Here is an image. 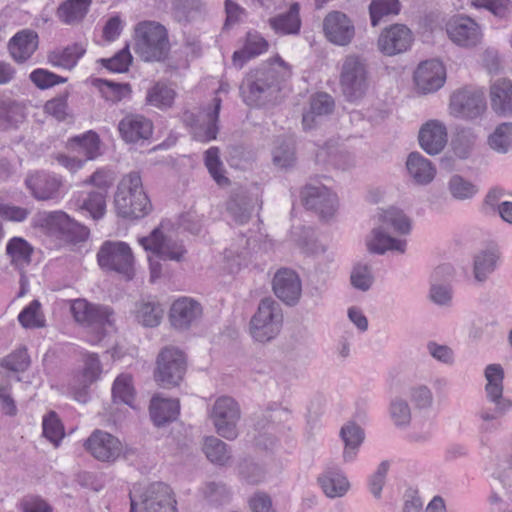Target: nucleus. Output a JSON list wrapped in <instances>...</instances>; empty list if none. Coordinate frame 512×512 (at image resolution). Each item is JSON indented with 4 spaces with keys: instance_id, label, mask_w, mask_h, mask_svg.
<instances>
[{
    "instance_id": "nucleus-1",
    "label": "nucleus",
    "mask_w": 512,
    "mask_h": 512,
    "mask_svg": "<svg viewBox=\"0 0 512 512\" xmlns=\"http://www.w3.org/2000/svg\"><path fill=\"white\" fill-rule=\"evenodd\" d=\"M291 75V66L280 56H274L268 60L265 68L250 73L244 79L240 87L241 96L249 106L264 105Z\"/></svg>"
},
{
    "instance_id": "nucleus-2",
    "label": "nucleus",
    "mask_w": 512,
    "mask_h": 512,
    "mask_svg": "<svg viewBox=\"0 0 512 512\" xmlns=\"http://www.w3.org/2000/svg\"><path fill=\"white\" fill-rule=\"evenodd\" d=\"M148 254L151 279L154 281L162 274L161 261L180 262L184 260L187 250L176 235L169 222H161L148 236L138 240Z\"/></svg>"
},
{
    "instance_id": "nucleus-3",
    "label": "nucleus",
    "mask_w": 512,
    "mask_h": 512,
    "mask_svg": "<svg viewBox=\"0 0 512 512\" xmlns=\"http://www.w3.org/2000/svg\"><path fill=\"white\" fill-rule=\"evenodd\" d=\"M70 311L74 320L88 329L86 341L91 345L99 344L114 330L115 318L108 306L93 304L85 299H75L71 302Z\"/></svg>"
},
{
    "instance_id": "nucleus-4",
    "label": "nucleus",
    "mask_w": 512,
    "mask_h": 512,
    "mask_svg": "<svg viewBox=\"0 0 512 512\" xmlns=\"http://www.w3.org/2000/svg\"><path fill=\"white\" fill-rule=\"evenodd\" d=\"M114 204L118 214L125 218H142L152 210L151 201L138 172H130L121 178Z\"/></svg>"
},
{
    "instance_id": "nucleus-5",
    "label": "nucleus",
    "mask_w": 512,
    "mask_h": 512,
    "mask_svg": "<svg viewBox=\"0 0 512 512\" xmlns=\"http://www.w3.org/2000/svg\"><path fill=\"white\" fill-rule=\"evenodd\" d=\"M339 86L349 102L362 100L370 89L367 60L356 53L347 54L339 63Z\"/></svg>"
},
{
    "instance_id": "nucleus-6",
    "label": "nucleus",
    "mask_w": 512,
    "mask_h": 512,
    "mask_svg": "<svg viewBox=\"0 0 512 512\" xmlns=\"http://www.w3.org/2000/svg\"><path fill=\"white\" fill-rule=\"evenodd\" d=\"M33 227L56 240L78 243L89 236L88 229L63 211L38 212L32 219Z\"/></svg>"
},
{
    "instance_id": "nucleus-7",
    "label": "nucleus",
    "mask_w": 512,
    "mask_h": 512,
    "mask_svg": "<svg viewBox=\"0 0 512 512\" xmlns=\"http://www.w3.org/2000/svg\"><path fill=\"white\" fill-rule=\"evenodd\" d=\"M135 52L147 62L161 61L170 49L167 29L156 21H142L134 28Z\"/></svg>"
},
{
    "instance_id": "nucleus-8",
    "label": "nucleus",
    "mask_w": 512,
    "mask_h": 512,
    "mask_svg": "<svg viewBox=\"0 0 512 512\" xmlns=\"http://www.w3.org/2000/svg\"><path fill=\"white\" fill-rule=\"evenodd\" d=\"M283 311L280 305L271 298L260 301L258 308L251 317L249 334L256 342L265 344L273 341L283 327Z\"/></svg>"
},
{
    "instance_id": "nucleus-9",
    "label": "nucleus",
    "mask_w": 512,
    "mask_h": 512,
    "mask_svg": "<svg viewBox=\"0 0 512 512\" xmlns=\"http://www.w3.org/2000/svg\"><path fill=\"white\" fill-rule=\"evenodd\" d=\"M131 512H177L176 501L170 487L153 483L144 489L130 492Z\"/></svg>"
},
{
    "instance_id": "nucleus-10",
    "label": "nucleus",
    "mask_w": 512,
    "mask_h": 512,
    "mask_svg": "<svg viewBox=\"0 0 512 512\" xmlns=\"http://www.w3.org/2000/svg\"><path fill=\"white\" fill-rule=\"evenodd\" d=\"M98 265L130 279L134 274L135 257L130 245L124 241L106 240L97 252Z\"/></svg>"
},
{
    "instance_id": "nucleus-11",
    "label": "nucleus",
    "mask_w": 512,
    "mask_h": 512,
    "mask_svg": "<svg viewBox=\"0 0 512 512\" xmlns=\"http://www.w3.org/2000/svg\"><path fill=\"white\" fill-rule=\"evenodd\" d=\"M487 109L485 92L480 87L465 86L450 96L449 113L460 119L474 120Z\"/></svg>"
},
{
    "instance_id": "nucleus-12",
    "label": "nucleus",
    "mask_w": 512,
    "mask_h": 512,
    "mask_svg": "<svg viewBox=\"0 0 512 512\" xmlns=\"http://www.w3.org/2000/svg\"><path fill=\"white\" fill-rule=\"evenodd\" d=\"M215 431L227 440L237 438L241 411L238 403L230 396L218 397L209 410Z\"/></svg>"
},
{
    "instance_id": "nucleus-13",
    "label": "nucleus",
    "mask_w": 512,
    "mask_h": 512,
    "mask_svg": "<svg viewBox=\"0 0 512 512\" xmlns=\"http://www.w3.org/2000/svg\"><path fill=\"white\" fill-rule=\"evenodd\" d=\"M185 367L183 352L174 347H166L157 358L155 379L163 387L176 386L183 378Z\"/></svg>"
},
{
    "instance_id": "nucleus-14",
    "label": "nucleus",
    "mask_w": 512,
    "mask_h": 512,
    "mask_svg": "<svg viewBox=\"0 0 512 512\" xmlns=\"http://www.w3.org/2000/svg\"><path fill=\"white\" fill-rule=\"evenodd\" d=\"M101 374L102 364L98 355L92 352L82 354L81 365L69 384L75 400L86 402L87 389L100 379Z\"/></svg>"
},
{
    "instance_id": "nucleus-15",
    "label": "nucleus",
    "mask_w": 512,
    "mask_h": 512,
    "mask_svg": "<svg viewBox=\"0 0 512 512\" xmlns=\"http://www.w3.org/2000/svg\"><path fill=\"white\" fill-rule=\"evenodd\" d=\"M447 78L446 67L438 59H429L420 62L413 73L415 91L421 95H428L440 90Z\"/></svg>"
},
{
    "instance_id": "nucleus-16",
    "label": "nucleus",
    "mask_w": 512,
    "mask_h": 512,
    "mask_svg": "<svg viewBox=\"0 0 512 512\" xmlns=\"http://www.w3.org/2000/svg\"><path fill=\"white\" fill-rule=\"evenodd\" d=\"M448 38L457 46L473 48L479 45L483 38L481 26L472 18L465 15H453L445 22Z\"/></svg>"
},
{
    "instance_id": "nucleus-17",
    "label": "nucleus",
    "mask_w": 512,
    "mask_h": 512,
    "mask_svg": "<svg viewBox=\"0 0 512 512\" xmlns=\"http://www.w3.org/2000/svg\"><path fill=\"white\" fill-rule=\"evenodd\" d=\"M302 198L308 209L314 210L322 218H331L338 209V197L321 183H309L302 191Z\"/></svg>"
},
{
    "instance_id": "nucleus-18",
    "label": "nucleus",
    "mask_w": 512,
    "mask_h": 512,
    "mask_svg": "<svg viewBox=\"0 0 512 512\" xmlns=\"http://www.w3.org/2000/svg\"><path fill=\"white\" fill-rule=\"evenodd\" d=\"M325 38L337 46L349 45L356 34L353 20L341 11H331L323 19Z\"/></svg>"
},
{
    "instance_id": "nucleus-19",
    "label": "nucleus",
    "mask_w": 512,
    "mask_h": 512,
    "mask_svg": "<svg viewBox=\"0 0 512 512\" xmlns=\"http://www.w3.org/2000/svg\"><path fill=\"white\" fill-rule=\"evenodd\" d=\"M84 446L92 457L101 462H114L123 452L120 440L102 430H95L87 438Z\"/></svg>"
},
{
    "instance_id": "nucleus-20",
    "label": "nucleus",
    "mask_w": 512,
    "mask_h": 512,
    "mask_svg": "<svg viewBox=\"0 0 512 512\" xmlns=\"http://www.w3.org/2000/svg\"><path fill=\"white\" fill-rule=\"evenodd\" d=\"M273 292L276 297L288 306H295L302 295V281L292 269H279L272 281Z\"/></svg>"
},
{
    "instance_id": "nucleus-21",
    "label": "nucleus",
    "mask_w": 512,
    "mask_h": 512,
    "mask_svg": "<svg viewBox=\"0 0 512 512\" xmlns=\"http://www.w3.org/2000/svg\"><path fill=\"white\" fill-rule=\"evenodd\" d=\"M413 41L411 30L403 24H393L379 35L377 46L386 56H394L407 51Z\"/></svg>"
},
{
    "instance_id": "nucleus-22",
    "label": "nucleus",
    "mask_w": 512,
    "mask_h": 512,
    "mask_svg": "<svg viewBox=\"0 0 512 512\" xmlns=\"http://www.w3.org/2000/svg\"><path fill=\"white\" fill-rule=\"evenodd\" d=\"M25 184L37 200H59L63 196L62 180L55 174L35 172L27 176Z\"/></svg>"
},
{
    "instance_id": "nucleus-23",
    "label": "nucleus",
    "mask_w": 512,
    "mask_h": 512,
    "mask_svg": "<svg viewBox=\"0 0 512 512\" xmlns=\"http://www.w3.org/2000/svg\"><path fill=\"white\" fill-rule=\"evenodd\" d=\"M317 484L323 494L330 499L344 497L351 489L347 474L335 464L323 468L317 476Z\"/></svg>"
},
{
    "instance_id": "nucleus-24",
    "label": "nucleus",
    "mask_w": 512,
    "mask_h": 512,
    "mask_svg": "<svg viewBox=\"0 0 512 512\" xmlns=\"http://www.w3.org/2000/svg\"><path fill=\"white\" fill-rule=\"evenodd\" d=\"M418 141L420 147L429 155H438L448 141L446 125L437 119L426 121L419 129Z\"/></svg>"
},
{
    "instance_id": "nucleus-25",
    "label": "nucleus",
    "mask_w": 512,
    "mask_h": 512,
    "mask_svg": "<svg viewBox=\"0 0 512 512\" xmlns=\"http://www.w3.org/2000/svg\"><path fill=\"white\" fill-rule=\"evenodd\" d=\"M365 246L368 252L383 255L386 252L403 254L406 251L405 239L391 235L388 230L379 225L374 227L365 238Z\"/></svg>"
},
{
    "instance_id": "nucleus-26",
    "label": "nucleus",
    "mask_w": 512,
    "mask_h": 512,
    "mask_svg": "<svg viewBox=\"0 0 512 512\" xmlns=\"http://www.w3.org/2000/svg\"><path fill=\"white\" fill-rule=\"evenodd\" d=\"M343 443L342 461L351 464L358 458L360 448L365 441V431L355 421H347L339 431Z\"/></svg>"
},
{
    "instance_id": "nucleus-27",
    "label": "nucleus",
    "mask_w": 512,
    "mask_h": 512,
    "mask_svg": "<svg viewBox=\"0 0 512 512\" xmlns=\"http://www.w3.org/2000/svg\"><path fill=\"white\" fill-rule=\"evenodd\" d=\"M122 139L127 143H137L148 140L153 133V124L150 119L139 114L125 116L118 124Z\"/></svg>"
},
{
    "instance_id": "nucleus-28",
    "label": "nucleus",
    "mask_w": 512,
    "mask_h": 512,
    "mask_svg": "<svg viewBox=\"0 0 512 512\" xmlns=\"http://www.w3.org/2000/svg\"><path fill=\"white\" fill-rule=\"evenodd\" d=\"M202 315L201 305L190 297L176 299L170 308L171 324L178 329H187Z\"/></svg>"
},
{
    "instance_id": "nucleus-29",
    "label": "nucleus",
    "mask_w": 512,
    "mask_h": 512,
    "mask_svg": "<svg viewBox=\"0 0 512 512\" xmlns=\"http://www.w3.org/2000/svg\"><path fill=\"white\" fill-rule=\"evenodd\" d=\"M283 416L287 417L288 412L283 409H276L257 422L254 436L257 446L269 449L277 442L280 428L276 422L281 421Z\"/></svg>"
},
{
    "instance_id": "nucleus-30",
    "label": "nucleus",
    "mask_w": 512,
    "mask_h": 512,
    "mask_svg": "<svg viewBox=\"0 0 512 512\" xmlns=\"http://www.w3.org/2000/svg\"><path fill=\"white\" fill-rule=\"evenodd\" d=\"M485 393L489 401H497L499 411L509 410L511 401L503 397L504 371L499 364H490L485 368Z\"/></svg>"
},
{
    "instance_id": "nucleus-31",
    "label": "nucleus",
    "mask_w": 512,
    "mask_h": 512,
    "mask_svg": "<svg viewBox=\"0 0 512 512\" xmlns=\"http://www.w3.org/2000/svg\"><path fill=\"white\" fill-rule=\"evenodd\" d=\"M492 110L501 116L512 113V80L500 78L491 83L489 89Z\"/></svg>"
},
{
    "instance_id": "nucleus-32",
    "label": "nucleus",
    "mask_w": 512,
    "mask_h": 512,
    "mask_svg": "<svg viewBox=\"0 0 512 512\" xmlns=\"http://www.w3.org/2000/svg\"><path fill=\"white\" fill-rule=\"evenodd\" d=\"M213 101V108L201 113L199 119L192 127L194 138L198 141L208 142L216 139L221 99L216 96Z\"/></svg>"
},
{
    "instance_id": "nucleus-33",
    "label": "nucleus",
    "mask_w": 512,
    "mask_h": 512,
    "mask_svg": "<svg viewBox=\"0 0 512 512\" xmlns=\"http://www.w3.org/2000/svg\"><path fill=\"white\" fill-rule=\"evenodd\" d=\"M8 46L9 52L16 62H25L38 47V35L29 29L21 30L10 39Z\"/></svg>"
},
{
    "instance_id": "nucleus-34",
    "label": "nucleus",
    "mask_w": 512,
    "mask_h": 512,
    "mask_svg": "<svg viewBox=\"0 0 512 512\" xmlns=\"http://www.w3.org/2000/svg\"><path fill=\"white\" fill-rule=\"evenodd\" d=\"M501 250L497 246L480 251L473 261V276L476 282L483 283L496 270L501 260Z\"/></svg>"
},
{
    "instance_id": "nucleus-35",
    "label": "nucleus",
    "mask_w": 512,
    "mask_h": 512,
    "mask_svg": "<svg viewBox=\"0 0 512 512\" xmlns=\"http://www.w3.org/2000/svg\"><path fill=\"white\" fill-rule=\"evenodd\" d=\"M300 9L298 2H292L287 12L269 19L271 29L278 35H298L302 25Z\"/></svg>"
},
{
    "instance_id": "nucleus-36",
    "label": "nucleus",
    "mask_w": 512,
    "mask_h": 512,
    "mask_svg": "<svg viewBox=\"0 0 512 512\" xmlns=\"http://www.w3.org/2000/svg\"><path fill=\"white\" fill-rule=\"evenodd\" d=\"M377 217L379 225L383 226L386 230H392L398 236L408 235L412 230L410 217L397 207L391 206L381 209Z\"/></svg>"
},
{
    "instance_id": "nucleus-37",
    "label": "nucleus",
    "mask_w": 512,
    "mask_h": 512,
    "mask_svg": "<svg viewBox=\"0 0 512 512\" xmlns=\"http://www.w3.org/2000/svg\"><path fill=\"white\" fill-rule=\"evenodd\" d=\"M406 168L409 176L420 185H427L433 181L436 175V167L432 162L418 152L410 153Z\"/></svg>"
},
{
    "instance_id": "nucleus-38",
    "label": "nucleus",
    "mask_w": 512,
    "mask_h": 512,
    "mask_svg": "<svg viewBox=\"0 0 512 512\" xmlns=\"http://www.w3.org/2000/svg\"><path fill=\"white\" fill-rule=\"evenodd\" d=\"M67 149L77 153L85 161L96 159L100 155V139L94 131H87L82 135L68 140Z\"/></svg>"
},
{
    "instance_id": "nucleus-39",
    "label": "nucleus",
    "mask_w": 512,
    "mask_h": 512,
    "mask_svg": "<svg viewBox=\"0 0 512 512\" xmlns=\"http://www.w3.org/2000/svg\"><path fill=\"white\" fill-rule=\"evenodd\" d=\"M334 108V100L327 93H317L311 97L310 107L303 114V126L305 129L313 128L321 117L332 112Z\"/></svg>"
},
{
    "instance_id": "nucleus-40",
    "label": "nucleus",
    "mask_w": 512,
    "mask_h": 512,
    "mask_svg": "<svg viewBox=\"0 0 512 512\" xmlns=\"http://www.w3.org/2000/svg\"><path fill=\"white\" fill-rule=\"evenodd\" d=\"M177 399H167L159 395L154 396L150 404V416L155 425L161 426L177 418L179 414Z\"/></svg>"
},
{
    "instance_id": "nucleus-41",
    "label": "nucleus",
    "mask_w": 512,
    "mask_h": 512,
    "mask_svg": "<svg viewBox=\"0 0 512 512\" xmlns=\"http://www.w3.org/2000/svg\"><path fill=\"white\" fill-rule=\"evenodd\" d=\"M268 46L267 40L261 34L249 32L243 48L233 54L234 65L241 68L247 60L265 53Z\"/></svg>"
},
{
    "instance_id": "nucleus-42",
    "label": "nucleus",
    "mask_w": 512,
    "mask_h": 512,
    "mask_svg": "<svg viewBox=\"0 0 512 512\" xmlns=\"http://www.w3.org/2000/svg\"><path fill=\"white\" fill-rule=\"evenodd\" d=\"M91 84L105 101L113 104L131 97L132 90L128 83L93 78Z\"/></svg>"
},
{
    "instance_id": "nucleus-43",
    "label": "nucleus",
    "mask_w": 512,
    "mask_h": 512,
    "mask_svg": "<svg viewBox=\"0 0 512 512\" xmlns=\"http://www.w3.org/2000/svg\"><path fill=\"white\" fill-rule=\"evenodd\" d=\"M92 0H66L57 9L58 19L67 25L80 23L87 15Z\"/></svg>"
},
{
    "instance_id": "nucleus-44",
    "label": "nucleus",
    "mask_w": 512,
    "mask_h": 512,
    "mask_svg": "<svg viewBox=\"0 0 512 512\" xmlns=\"http://www.w3.org/2000/svg\"><path fill=\"white\" fill-rule=\"evenodd\" d=\"M86 49L81 44H73L63 49H56L48 54V62L57 68L72 69L85 54Z\"/></svg>"
},
{
    "instance_id": "nucleus-45",
    "label": "nucleus",
    "mask_w": 512,
    "mask_h": 512,
    "mask_svg": "<svg viewBox=\"0 0 512 512\" xmlns=\"http://www.w3.org/2000/svg\"><path fill=\"white\" fill-rule=\"evenodd\" d=\"M447 189L452 198L458 201L470 200L479 191L475 183L459 174L450 177L447 183Z\"/></svg>"
},
{
    "instance_id": "nucleus-46",
    "label": "nucleus",
    "mask_w": 512,
    "mask_h": 512,
    "mask_svg": "<svg viewBox=\"0 0 512 512\" xmlns=\"http://www.w3.org/2000/svg\"><path fill=\"white\" fill-rule=\"evenodd\" d=\"M24 109L16 101L8 97H0V127L9 128L22 122Z\"/></svg>"
},
{
    "instance_id": "nucleus-47",
    "label": "nucleus",
    "mask_w": 512,
    "mask_h": 512,
    "mask_svg": "<svg viewBox=\"0 0 512 512\" xmlns=\"http://www.w3.org/2000/svg\"><path fill=\"white\" fill-rule=\"evenodd\" d=\"M135 316L143 326L155 327L162 319L163 309L154 301H141L136 306Z\"/></svg>"
},
{
    "instance_id": "nucleus-48",
    "label": "nucleus",
    "mask_w": 512,
    "mask_h": 512,
    "mask_svg": "<svg viewBox=\"0 0 512 512\" xmlns=\"http://www.w3.org/2000/svg\"><path fill=\"white\" fill-rule=\"evenodd\" d=\"M112 396L115 402H121L136 408L134 405L135 391L131 375L121 374L115 379L112 386Z\"/></svg>"
},
{
    "instance_id": "nucleus-49",
    "label": "nucleus",
    "mask_w": 512,
    "mask_h": 512,
    "mask_svg": "<svg viewBox=\"0 0 512 512\" xmlns=\"http://www.w3.org/2000/svg\"><path fill=\"white\" fill-rule=\"evenodd\" d=\"M400 10L399 0H372L369 5L371 25L377 26L383 18L398 15Z\"/></svg>"
},
{
    "instance_id": "nucleus-50",
    "label": "nucleus",
    "mask_w": 512,
    "mask_h": 512,
    "mask_svg": "<svg viewBox=\"0 0 512 512\" xmlns=\"http://www.w3.org/2000/svg\"><path fill=\"white\" fill-rule=\"evenodd\" d=\"M203 451L208 460L217 465H225L230 459L227 444L214 436L205 438Z\"/></svg>"
},
{
    "instance_id": "nucleus-51",
    "label": "nucleus",
    "mask_w": 512,
    "mask_h": 512,
    "mask_svg": "<svg viewBox=\"0 0 512 512\" xmlns=\"http://www.w3.org/2000/svg\"><path fill=\"white\" fill-rule=\"evenodd\" d=\"M205 166L219 186H226L229 184V179L226 177L225 168L220 159L219 149L217 147H210L204 156Z\"/></svg>"
},
{
    "instance_id": "nucleus-52",
    "label": "nucleus",
    "mask_w": 512,
    "mask_h": 512,
    "mask_svg": "<svg viewBox=\"0 0 512 512\" xmlns=\"http://www.w3.org/2000/svg\"><path fill=\"white\" fill-rule=\"evenodd\" d=\"M476 141L477 136L471 130L459 131L451 143L453 154L462 160L469 158L474 150Z\"/></svg>"
},
{
    "instance_id": "nucleus-53",
    "label": "nucleus",
    "mask_w": 512,
    "mask_h": 512,
    "mask_svg": "<svg viewBox=\"0 0 512 512\" xmlns=\"http://www.w3.org/2000/svg\"><path fill=\"white\" fill-rule=\"evenodd\" d=\"M174 98L175 92L171 87L163 83H156L147 91L146 102L151 106L163 109L170 107Z\"/></svg>"
},
{
    "instance_id": "nucleus-54",
    "label": "nucleus",
    "mask_w": 512,
    "mask_h": 512,
    "mask_svg": "<svg viewBox=\"0 0 512 512\" xmlns=\"http://www.w3.org/2000/svg\"><path fill=\"white\" fill-rule=\"evenodd\" d=\"M350 283L356 290L368 291L374 283V274L371 265L356 263L350 272Z\"/></svg>"
},
{
    "instance_id": "nucleus-55",
    "label": "nucleus",
    "mask_w": 512,
    "mask_h": 512,
    "mask_svg": "<svg viewBox=\"0 0 512 512\" xmlns=\"http://www.w3.org/2000/svg\"><path fill=\"white\" fill-rule=\"evenodd\" d=\"M489 146L499 152L506 153L512 146V123H502L488 137Z\"/></svg>"
},
{
    "instance_id": "nucleus-56",
    "label": "nucleus",
    "mask_w": 512,
    "mask_h": 512,
    "mask_svg": "<svg viewBox=\"0 0 512 512\" xmlns=\"http://www.w3.org/2000/svg\"><path fill=\"white\" fill-rule=\"evenodd\" d=\"M343 158H348L350 160V156L339 147L336 141L327 142L316 153V159L318 162L331 163L344 169L346 164L342 163Z\"/></svg>"
},
{
    "instance_id": "nucleus-57",
    "label": "nucleus",
    "mask_w": 512,
    "mask_h": 512,
    "mask_svg": "<svg viewBox=\"0 0 512 512\" xmlns=\"http://www.w3.org/2000/svg\"><path fill=\"white\" fill-rule=\"evenodd\" d=\"M20 324L25 328H40L45 325V317L41 311V304L33 300L18 315Z\"/></svg>"
},
{
    "instance_id": "nucleus-58",
    "label": "nucleus",
    "mask_w": 512,
    "mask_h": 512,
    "mask_svg": "<svg viewBox=\"0 0 512 512\" xmlns=\"http://www.w3.org/2000/svg\"><path fill=\"white\" fill-rule=\"evenodd\" d=\"M471 4L475 8L488 10L499 19L508 20L512 18L511 0H474Z\"/></svg>"
},
{
    "instance_id": "nucleus-59",
    "label": "nucleus",
    "mask_w": 512,
    "mask_h": 512,
    "mask_svg": "<svg viewBox=\"0 0 512 512\" xmlns=\"http://www.w3.org/2000/svg\"><path fill=\"white\" fill-rule=\"evenodd\" d=\"M42 428L44 437L58 446L65 433L64 427L55 412H50L43 417Z\"/></svg>"
},
{
    "instance_id": "nucleus-60",
    "label": "nucleus",
    "mask_w": 512,
    "mask_h": 512,
    "mask_svg": "<svg viewBox=\"0 0 512 512\" xmlns=\"http://www.w3.org/2000/svg\"><path fill=\"white\" fill-rule=\"evenodd\" d=\"M6 253L13 263H25L30 260L32 247L25 239L13 237L6 245Z\"/></svg>"
},
{
    "instance_id": "nucleus-61",
    "label": "nucleus",
    "mask_w": 512,
    "mask_h": 512,
    "mask_svg": "<svg viewBox=\"0 0 512 512\" xmlns=\"http://www.w3.org/2000/svg\"><path fill=\"white\" fill-rule=\"evenodd\" d=\"M389 414L393 423L398 427L406 426L411 421L410 406L405 399L400 397H396L391 401Z\"/></svg>"
},
{
    "instance_id": "nucleus-62",
    "label": "nucleus",
    "mask_w": 512,
    "mask_h": 512,
    "mask_svg": "<svg viewBox=\"0 0 512 512\" xmlns=\"http://www.w3.org/2000/svg\"><path fill=\"white\" fill-rule=\"evenodd\" d=\"M272 160L279 168L292 167L296 161L294 147L286 141L277 142L272 151Z\"/></svg>"
},
{
    "instance_id": "nucleus-63",
    "label": "nucleus",
    "mask_w": 512,
    "mask_h": 512,
    "mask_svg": "<svg viewBox=\"0 0 512 512\" xmlns=\"http://www.w3.org/2000/svg\"><path fill=\"white\" fill-rule=\"evenodd\" d=\"M100 62L104 67H106L111 72H126L132 63V55L130 53L129 46L126 45L123 49H121L111 58L100 59Z\"/></svg>"
},
{
    "instance_id": "nucleus-64",
    "label": "nucleus",
    "mask_w": 512,
    "mask_h": 512,
    "mask_svg": "<svg viewBox=\"0 0 512 512\" xmlns=\"http://www.w3.org/2000/svg\"><path fill=\"white\" fill-rule=\"evenodd\" d=\"M410 400L416 409H429L434 403L431 388L425 384H417L410 388Z\"/></svg>"
}]
</instances>
